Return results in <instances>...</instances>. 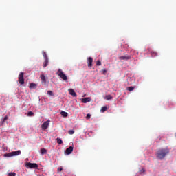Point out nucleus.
Masks as SVG:
<instances>
[{
  "mask_svg": "<svg viewBox=\"0 0 176 176\" xmlns=\"http://www.w3.org/2000/svg\"><path fill=\"white\" fill-rule=\"evenodd\" d=\"M75 133V131L74 130H69L68 131V134H69L70 135H72V134H74Z\"/></svg>",
  "mask_w": 176,
  "mask_h": 176,
  "instance_id": "nucleus-23",
  "label": "nucleus"
},
{
  "mask_svg": "<svg viewBox=\"0 0 176 176\" xmlns=\"http://www.w3.org/2000/svg\"><path fill=\"white\" fill-rule=\"evenodd\" d=\"M127 90H129V91H133V90H134V87H128Z\"/></svg>",
  "mask_w": 176,
  "mask_h": 176,
  "instance_id": "nucleus-22",
  "label": "nucleus"
},
{
  "mask_svg": "<svg viewBox=\"0 0 176 176\" xmlns=\"http://www.w3.org/2000/svg\"><path fill=\"white\" fill-rule=\"evenodd\" d=\"M41 79L42 82H43L44 83H46V77L45 76V75L42 74L41 76Z\"/></svg>",
  "mask_w": 176,
  "mask_h": 176,
  "instance_id": "nucleus-16",
  "label": "nucleus"
},
{
  "mask_svg": "<svg viewBox=\"0 0 176 176\" xmlns=\"http://www.w3.org/2000/svg\"><path fill=\"white\" fill-rule=\"evenodd\" d=\"M105 98H106V100H112V96H111V95H107V96H105Z\"/></svg>",
  "mask_w": 176,
  "mask_h": 176,
  "instance_id": "nucleus-21",
  "label": "nucleus"
},
{
  "mask_svg": "<svg viewBox=\"0 0 176 176\" xmlns=\"http://www.w3.org/2000/svg\"><path fill=\"white\" fill-rule=\"evenodd\" d=\"M69 92V94H71V96H73V97H76V92H75V91L73 89H70Z\"/></svg>",
  "mask_w": 176,
  "mask_h": 176,
  "instance_id": "nucleus-11",
  "label": "nucleus"
},
{
  "mask_svg": "<svg viewBox=\"0 0 176 176\" xmlns=\"http://www.w3.org/2000/svg\"><path fill=\"white\" fill-rule=\"evenodd\" d=\"M6 120H8V116H5L3 120V122H6Z\"/></svg>",
  "mask_w": 176,
  "mask_h": 176,
  "instance_id": "nucleus-31",
  "label": "nucleus"
},
{
  "mask_svg": "<svg viewBox=\"0 0 176 176\" xmlns=\"http://www.w3.org/2000/svg\"><path fill=\"white\" fill-rule=\"evenodd\" d=\"M9 176H16V173L14 172H10L8 173Z\"/></svg>",
  "mask_w": 176,
  "mask_h": 176,
  "instance_id": "nucleus-24",
  "label": "nucleus"
},
{
  "mask_svg": "<svg viewBox=\"0 0 176 176\" xmlns=\"http://www.w3.org/2000/svg\"><path fill=\"white\" fill-rule=\"evenodd\" d=\"M56 142H57V144H59V145H61L63 144V140H61V138H58L56 139Z\"/></svg>",
  "mask_w": 176,
  "mask_h": 176,
  "instance_id": "nucleus-18",
  "label": "nucleus"
},
{
  "mask_svg": "<svg viewBox=\"0 0 176 176\" xmlns=\"http://www.w3.org/2000/svg\"><path fill=\"white\" fill-rule=\"evenodd\" d=\"M46 153H47V150H46V148L41 149V155H46Z\"/></svg>",
  "mask_w": 176,
  "mask_h": 176,
  "instance_id": "nucleus-14",
  "label": "nucleus"
},
{
  "mask_svg": "<svg viewBox=\"0 0 176 176\" xmlns=\"http://www.w3.org/2000/svg\"><path fill=\"white\" fill-rule=\"evenodd\" d=\"M50 122L49 120L43 122L41 125L42 130H46L49 127Z\"/></svg>",
  "mask_w": 176,
  "mask_h": 176,
  "instance_id": "nucleus-5",
  "label": "nucleus"
},
{
  "mask_svg": "<svg viewBox=\"0 0 176 176\" xmlns=\"http://www.w3.org/2000/svg\"><path fill=\"white\" fill-rule=\"evenodd\" d=\"M56 74L58 76H60V78H61L63 80H68V77L67 76V75H65V74H64V72H63L61 69H59L57 71Z\"/></svg>",
  "mask_w": 176,
  "mask_h": 176,
  "instance_id": "nucleus-2",
  "label": "nucleus"
},
{
  "mask_svg": "<svg viewBox=\"0 0 176 176\" xmlns=\"http://www.w3.org/2000/svg\"><path fill=\"white\" fill-rule=\"evenodd\" d=\"M42 54H43V56L45 60L46 58H47V54H46V52H45V51H43V52H42Z\"/></svg>",
  "mask_w": 176,
  "mask_h": 176,
  "instance_id": "nucleus-20",
  "label": "nucleus"
},
{
  "mask_svg": "<svg viewBox=\"0 0 176 176\" xmlns=\"http://www.w3.org/2000/svg\"><path fill=\"white\" fill-rule=\"evenodd\" d=\"M18 82L21 85H24V73L23 72H20L18 76Z\"/></svg>",
  "mask_w": 176,
  "mask_h": 176,
  "instance_id": "nucleus-3",
  "label": "nucleus"
},
{
  "mask_svg": "<svg viewBox=\"0 0 176 176\" xmlns=\"http://www.w3.org/2000/svg\"><path fill=\"white\" fill-rule=\"evenodd\" d=\"M12 156H19V155H21V151L18 150L16 151H12Z\"/></svg>",
  "mask_w": 176,
  "mask_h": 176,
  "instance_id": "nucleus-10",
  "label": "nucleus"
},
{
  "mask_svg": "<svg viewBox=\"0 0 176 176\" xmlns=\"http://www.w3.org/2000/svg\"><path fill=\"white\" fill-rule=\"evenodd\" d=\"M88 67H93V58L91 57H89L88 58Z\"/></svg>",
  "mask_w": 176,
  "mask_h": 176,
  "instance_id": "nucleus-9",
  "label": "nucleus"
},
{
  "mask_svg": "<svg viewBox=\"0 0 176 176\" xmlns=\"http://www.w3.org/2000/svg\"><path fill=\"white\" fill-rule=\"evenodd\" d=\"M90 118H91V115L89 113L87 114L86 119H90Z\"/></svg>",
  "mask_w": 176,
  "mask_h": 176,
  "instance_id": "nucleus-30",
  "label": "nucleus"
},
{
  "mask_svg": "<svg viewBox=\"0 0 176 176\" xmlns=\"http://www.w3.org/2000/svg\"><path fill=\"white\" fill-rule=\"evenodd\" d=\"M60 114L62 115V116H63V118H67V116H68V113L65 111H61Z\"/></svg>",
  "mask_w": 176,
  "mask_h": 176,
  "instance_id": "nucleus-17",
  "label": "nucleus"
},
{
  "mask_svg": "<svg viewBox=\"0 0 176 176\" xmlns=\"http://www.w3.org/2000/svg\"><path fill=\"white\" fill-rule=\"evenodd\" d=\"M47 94H49V96H53V91H47Z\"/></svg>",
  "mask_w": 176,
  "mask_h": 176,
  "instance_id": "nucleus-29",
  "label": "nucleus"
},
{
  "mask_svg": "<svg viewBox=\"0 0 176 176\" xmlns=\"http://www.w3.org/2000/svg\"><path fill=\"white\" fill-rule=\"evenodd\" d=\"M130 58H131V56H121L119 57V60H130Z\"/></svg>",
  "mask_w": 176,
  "mask_h": 176,
  "instance_id": "nucleus-7",
  "label": "nucleus"
},
{
  "mask_svg": "<svg viewBox=\"0 0 176 176\" xmlns=\"http://www.w3.org/2000/svg\"><path fill=\"white\" fill-rule=\"evenodd\" d=\"M28 116H34V112L32 111H29L28 113Z\"/></svg>",
  "mask_w": 176,
  "mask_h": 176,
  "instance_id": "nucleus-25",
  "label": "nucleus"
},
{
  "mask_svg": "<svg viewBox=\"0 0 176 176\" xmlns=\"http://www.w3.org/2000/svg\"><path fill=\"white\" fill-rule=\"evenodd\" d=\"M30 89H36V84L32 82L30 85Z\"/></svg>",
  "mask_w": 176,
  "mask_h": 176,
  "instance_id": "nucleus-15",
  "label": "nucleus"
},
{
  "mask_svg": "<svg viewBox=\"0 0 176 176\" xmlns=\"http://www.w3.org/2000/svg\"><path fill=\"white\" fill-rule=\"evenodd\" d=\"M60 171H63V168H58V173H60Z\"/></svg>",
  "mask_w": 176,
  "mask_h": 176,
  "instance_id": "nucleus-33",
  "label": "nucleus"
},
{
  "mask_svg": "<svg viewBox=\"0 0 176 176\" xmlns=\"http://www.w3.org/2000/svg\"><path fill=\"white\" fill-rule=\"evenodd\" d=\"M101 112H105V111H107V107H103L101 108Z\"/></svg>",
  "mask_w": 176,
  "mask_h": 176,
  "instance_id": "nucleus-26",
  "label": "nucleus"
},
{
  "mask_svg": "<svg viewBox=\"0 0 176 176\" xmlns=\"http://www.w3.org/2000/svg\"><path fill=\"white\" fill-rule=\"evenodd\" d=\"M168 153H170V150L167 148H160L156 153L157 159L159 160H163L164 157H166Z\"/></svg>",
  "mask_w": 176,
  "mask_h": 176,
  "instance_id": "nucleus-1",
  "label": "nucleus"
},
{
  "mask_svg": "<svg viewBox=\"0 0 176 176\" xmlns=\"http://www.w3.org/2000/svg\"><path fill=\"white\" fill-rule=\"evenodd\" d=\"M73 151H74V147L69 146V148H67L66 149L65 153H66V155H71V153H72Z\"/></svg>",
  "mask_w": 176,
  "mask_h": 176,
  "instance_id": "nucleus-6",
  "label": "nucleus"
},
{
  "mask_svg": "<svg viewBox=\"0 0 176 176\" xmlns=\"http://www.w3.org/2000/svg\"><path fill=\"white\" fill-rule=\"evenodd\" d=\"M96 65H98V66L101 65V60H97Z\"/></svg>",
  "mask_w": 176,
  "mask_h": 176,
  "instance_id": "nucleus-27",
  "label": "nucleus"
},
{
  "mask_svg": "<svg viewBox=\"0 0 176 176\" xmlns=\"http://www.w3.org/2000/svg\"><path fill=\"white\" fill-rule=\"evenodd\" d=\"M150 53L152 57H157V52L155 51H151Z\"/></svg>",
  "mask_w": 176,
  "mask_h": 176,
  "instance_id": "nucleus-13",
  "label": "nucleus"
},
{
  "mask_svg": "<svg viewBox=\"0 0 176 176\" xmlns=\"http://www.w3.org/2000/svg\"><path fill=\"white\" fill-rule=\"evenodd\" d=\"M49 65V58L45 59V61L43 63V68H46Z\"/></svg>",
  "mask_w": 176,
  "mask_h": 176,
  "instance_id": "nucleus-12",
  "label": "nucleus"
},
{
  "mask_svg": "<svg viewBox=\"0 0 176 176\" xmlns=\"http://www.w3.org/2000/svg\"><path fill=\"white\" fill-rule=\"evenodd\" d=\"M102 74L103 75H106V74H107V69H102Z\"/></svg>",
  "mask_w": 176,
  "mask_h": 176,
  "instance_id": "nucleus-28",
  "label": "nucleus"
},
{
  "mask_svg": "<svg viewBox=\"0 0 176 176\" xmlns=\"http://www.w3.org/2000/svg\"><path fill=\"white\" fill-rule=\"evenodd\" d=\"M4 156H5V157H12V156H13V155H12V152H11V153H6V154H4Z\"/></svg>",
  "mask_w": 176,
  "mask_h": 176,
  "instance_id": "nucleus-19",
  "label": "nucleus"
},
{
  "mask_svg": "<svg viewBox=\"0 0 176 176\" xmlns=\"http://www.w3.org/2000/svg\"><path fill=\"white\" fill-rule=\"evenodd\" d=\"M25 167L28 168H38V166L36 163L28 162L25 164Z\"/></svg>",
  "mask_w": 176,
  "mask_h": 176,
  "instance_id": "nucleus-4",
  "label": "nucleus"
},
{
  "mask_svg": "<svg viewBox=\"0 0 176 176\" xmlns=\"http://www.w3.org/2000/svg\"><path fill=\"white\" fill-rule=\"evenodd\" d=\"M91 101V98H84L82 99V102L84 104H87V102H90Z\"/></svg>",
  "mask_w": 176,
  "mask_h": 176,
  "instance_id": "nucleus-8",
  "label": "nucleus"
},
{
  "mask_svg": "<svg viewBox=\"0 0 176 176\" xmlns=\"http://www.w3.org/2000/svg\"><path fill=\"white\" fill-rule=\"evenodd\" d=\"M143 173H145V168L140 170V174H142Z\"/></svg>",
  "mask_w": 176,
  "mask_h": 176,
  "instance_id": "nucleus-32",
  "label": "nucleus"
}]
</instances>
